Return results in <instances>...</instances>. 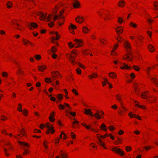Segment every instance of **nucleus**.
Listing matches in <instances>:
<instances>
[{
	"instance_id": "f257e3e1",
	"label": "nucleus",
	"mask_w": 158,
	"mask_h": 158,
	"mask_svg": "<svg viewBox=\"0 0 158 158\" xmlns=\"http://www.w3.org/2000/svg\"><path fill=\"white\" fill-rule=\"evenodd\" d=\"M124 45L126 49L127 53L126 55V57H124L123 59L129 61H131L132 60V58L130 57L129 56H132V55L131 51V45L128 42L125 41L124 42Z\"/></svg>"
},
{
	"instance_id": "f03ea898",
	"label": "nucleus",
	"mask_w": 158,
	"mask_h": 158,
	"mask_svg": "<svg viewBox=\"0 0 158 158\" xmlns=\"http://www.w3.org/2000/svg\"><path fill=\"white\" fill-rule=\"evenodd\" d=\"M38 15L40 16V18L41 20H43L46 19L47 21L49 22L50 21L52 18V16L51 15H49L47 18H46L47 15L46 14H43L40 12L38 13Z\"/></svg>"
},
{
	"instance_id": "7ed1b4c3",
	"label": "nucleus",
	"mask_w": 158,
	"mask_h": 158,
	"mask_svg": "<svg viewBox=\"0 0 158 158\" xmlns=\"http://www.w3.org/2000/svg\"><path fill=\"white\" fill-rule=\"evenodd\" d=\"M84 110L85 111V113L87 115L89 114L91 116L94 115L95 117L98 119H99L100 118H101V117L99 115L98 113V111H97L96 113L94 115L93 114L91 110L89 109H84Z\"/></svg>"
},
{
	"instance_id": "20e7f679",
	"label": "nucleus",
	"mask_w": 158,
	"mask_h": 158,
	"mask_svg": "<svg viewBox=\"0 0 158 158\" xmlns=\"http://www.w3.org/2000/svg\"><path fill=\"white\" fill-rule=\"evenodd\" d=\"M74 55L70 54H68L67 55V58L73 65H75V64L77 63L74 60L77 54H76Z\"/></svg>"
},
{
	"instance_id": "39448f33",
	"label": "nucleus",
	"mask_w": 158,
	"mask_h": 158,
	"mask_svg": "<svg viewBox=\"0 0 158 158\" xmlns=\"http://www.w3.org/2000/svg\"><path fill=\"white\" fill-rule=\"evenodd\" d=\"M111 150L114 152H115L118 153H119L121 156H123L124 154L123 152L120 148H114L112 149Z\"/></svg>"
},
{
	"instance_id": "423d86ee",
	"label": "nucleus",
	"mask_w": 158,
	"mask_h": 158,
	"mask_svg": "<svg viewBox=\"0 0 158 158\" xmlns=\"http://www.w3.org/2000/svg\"><path fill=\"white\" fill-rule=\"evenodd\" d=\"M74 41L76 42L75 44L76 45V46L75 47V48H77L81 46L82 43V40L78 39H75L74 40Z\"/></svg>"
},
{
	"instance_id": "0eeeda50",
	"label": "nucleus",
	"mask_w": 158,
	"mask_h": 158,
	"mask_svg": "<svg viewBox=\"0 0 158 158\" xmlns=\"http://www.w3.org/2000/svg\"><path fill=\"white\" fill-rule=\"evenodd\" d=\"M48 129V130L51 131V133L53 134L55 131V130L54 128L51 126L49 123H47L46 124L45 126Z\"/></svg>"
},
{
	"instance_id": "6e6552de",
	"label": "nucleus",
	"mask_w": 158,
	"mask_h": 158,
	"mask_svg": "<svg viewBox=\"0 0 158 158\" xmlns=\"http://www.w3.org/2000/svg\"><path fill=\"white\" fill-rule=\"evenodd\" d=\"M119 63L122 65L120 67V68L122 69H131V68L130 67L128 66L127 64H125V63H122L119 62Z\"/></svg>"
},
{
	"instance_id": "1a4fd4ad",
	"label": "nucleus",
	"mask_w": 158,
	"mask_h": 158,
	"mask_svg": "<svg viewBox=\"0 0 158 158\" xmlns=\"http://www.w3.org/2000/svg\"><path fill=\"white\" fill-rule=\"evenodd\" d=\"M98 134L97 135V137L98 139V143L100 145L102 146L105 149H106V148L104 146V144L102 141L101 139L99 138Z\"/></svg>"
},
{
	"instance_id": "9d476101",
	"label": "nucleus",
	"mask_w": 158,
	"mask_h": 158,
	"mask_svg": "<svg viewBox=\"0 0 158 158\" xmlns=\"http://www.w3.org/2000/svg\"><path fill=\"white\" fill-rule=\"evenodd\" d=\"M55 34H56V38H55L54 37H52V38H51V41L53 43H55L54 42H53V41L55 40H58V39H59V35L58 34V32H56L55 33Z\"/></svg>"
},
{
	"instance_id": "9b49d317",
	"label": "nucleus",
	"mask_w": 158,
	"mask_h": 158,
	"mask_svg": "<svg viewBox=\"0 0 158 158\" xmlns=\"http://www.w3.org/2000/svg\"><path fill=\"white\" fill-rule=\"evenodd\" d=\"M28 26L30 29H31V27H33L34 28H36L38 27V25L36 23L34 22H32L30 24H29Z\"/></svg>"
},
{
	"instance_id": "f8f14e48",
	"label": "nucleus",
	"mask_w": 158,
	"mask_h": 158,
	"mask_svg": "<svg viewBox=\"0 0 158 158\" xmlns=\"http://www.w3.org/2000/svg\"><path fill=\"white\" fill-rule=\"evenodd\" d=\"M117 28L118 29V30L117 29H116L115 30L117 34H118V35H119L120 33L121 34L122 33L123 30L121 27H118Z\"/></svg>"
},
{
	"instance_id": "ddd939ff",
	"label": "nucleus",
	"mask_w": 158,
	"mask_h": 158,
	"mask_svg": "<svg viewBox=\"0 0 158 158\" xmlns=\"http://www.w3.org/2000/svg\"><path fill=\"white\" fill-rule=\"evenodd\" d=\"M129 115L131 118H133L134 117L137 118L139 120H141V118L139 116H136L135 114H132L131 112H130L129 113Z\"/></svg>"
},
{
	"instance_id": "4468645a",
	"label": "nucleus",
	"mask_w": 158,
	"mask_h": 158,
	"mask_svg": "<svg viewBox=\"0 0 158 158\" xmlns=\"http://www.w3.org/2000/svg\"><path fill=\"white\" fill-rule=\"evenodd\" d=\"M52 75L53 78H55L59 76L60 74L57 71H54L52 73Z\"/></svg>"
},
{
	"instance_id": "2eb2a0df",
	"label": "nucleus",
	"mask_w": 158,
	"mask_h": 158,
	"mask_svg": "<svg viewBox=\"0 0 158 158\" xmlns=\"http://www.w3.org/2000/svg\"><path fill=\"white\" fill-rule=\"evenodd\" d=\"M55 112L53 111L50 114V116L49 117L50 120L52 122H53L55 120V118L52 117L54 115Z\"/></svg>"
},
{
	"instance_id": "dca6fc26",
	"label": "nucleus",
	"mask_w": 158,
	"mask_h": 158,
	"mask_svg": "<svg viewBox=\"0 0 158 158\" xmlns=\"http://www.w3.org/2000/svg\"><path fill=\"white\" fill-rule=\"evenodd\" d=\"M18 143L20 145H21L24 147L29 146V145L27 143H26L24 142H21V141H19Z\"/></svg>"
},
{
	"instance_id": "f3484780",
	"label": "nucleus",
	"mask_w": 158,
	"mask_h": 158,
	"mask_svg": "<svg viewBox=\"0 0 158 158\" xmlns=\"http://www.w3.org/2000/svg\"><path fill=\"white\" fill-rule=\"evenodd\" d=\"M151 80L156 85L158 86V80L156 78H151Z\"/></svg>"
},
{
	"instance_id": "a211bd4d",
	"label": "nucleus",
	"mask_w": 158,
	"mask_h": 158,
	"mask_svg": "<svg viewBox=\"0 0 158 158\" xmlns=\"http://www.w3.org/2000/svg\"><path fill=\"white\" fill-rule=\"evenodd\" d=\"M73 6L76 8H77L79 7L80 6V3L79 2L76 1L75 2L73 3Z\"/></svg>"
},
{
	"instance_id": "6ab92c4d",
	"label": "nucleus",
	"mask_w": 158,
	"mask_h": 158,
	"mask_svg": "<svg viewBox=\"0 0 158 158\" xmlns=\"http://www.w3.org/2000/svg\"><path fill=\"white\" fill-rule=\"evenodd\" d=\"M109 74L110 77L111 78H114L116 77V74L114 72H110Z\"/></svg>"
},
{
	"instance_id": "aec40b11",
	"label": "nucleus",
	"mask_w": 158,
	"mask_h": 158,
	"mask_svg": "<svg viewBox=\"0 0 158 158\" xmlns=\"http://www.w3.org/2000/svg\"><path fill=\"white\" fill-rule=\"evenodd\" d=\"M148 48L149 50L151 52H152L154 51V47L151 45H148Z\"/></svg>"
},
{
	"instance_id": "412c9836",
	"label": "nucleus",
	"mask_w": 158,
	"mask_h": 158,
	"mask_svg": "<svg viewBox=\"0 0 158 158\" xmlns=\"http://www.w3.org/2000/svg\"><path fill=\"white\" fill-rule=\"evenodd\" d=\"M38 67V70L40 71H43L46 68L44 66H39Z\"/></svg>"
},
{
	"instance_id": "4be33fe9",
	"label": "nucleus",
	"mask_w": 158,
	"mask_h": 158,
	"mask_svg": "<svg viewBox=\"0 0 158 158\" xmlns=\"http://www.w3.org/2000/svg\"><path fill=\"white\" fill-rule=\"evenodd\" d=\"M60 152H61V153H60V155L61 156V157L62 158H67V154L66 153H63L62 151H61Z\"/></svg>"
},
{
	"instance_id": "5701e85b",
	"label": "nucleus",
	"mask_w": 158,
	"mask_h": 158,
	"mask_svg": "<svg viewBox=\"0 0 158 158\" xmlns=\"http://www.w3.org/2000/svg\"><path fill=\"white\" fill-rule=\"evenodd\" d=\"M83 31L84 33H87L89 31V29L85 26H84L82 28Z\"/></svg>"
},
{
	"instance_id": "b1692460",
	"label": "nucleus",
	"mask_w": 158,
	"mask_h": 158,
	"mask_svg": "<svg viewBox=\"0 0 158 158\" xmlns=\"http://www.w3.org/2000/svg\"><path fill=\"white\" fill-rule=\"evenodd\" d=\"M100 128H101L102 130H104L105 131H107L106 126L104 123H103L102 125L100 127Z\"/></svg>"
},
{
	"instance_id": "393cba45",
	"label": "nucleus",
	"mask_w": 158,
	"mask_h": 158,
	"mask_svg": "<svg viewBox=\"0 0 158 158\" xmlns=\"http://www.w3.org/2000/svg\"><path fill=\"white\" fill-rule=\"evenodd\" d=\"M23 44L25 45H26V44H27L28 43L29 44H32V43L31 42H30L29 40H26L25 39H23Z\"/></svg>"
},
{
	"instance_id": "a878e982",
	"label": "nucleus",
	"mask_w": 158,
	"mask_h": 158,
	"mask_svg": "<svg viewBox=\"0 0 158 158\" xmlns=\"http://www.w3.org/2000/svg\"><path fill=\"white\" fill-rule=\"evenodd\" d=\"M6 5L8 8H10L12 7V3L11 2L8 1L7 3H6Z\"/></svg>"
},
{
	"instance_id": "bb28decb",
	"label": "nucleus",
	"mask_w": 158,
	"mask_h": 158,
	"mask_svg": "<svg viewBox=\"0 0 158 158\" xmlns=\"http://www.w3.org/2000/svg\"><path fill=\"white\" fill-rule=\"evenodd\" d=\"M124 2L123 0H120L118 6L123 7L124 6Z\"/></svg>"
},
{
	"instance_id": "cd10ccee",
	"label": "nucleus",
	"mask_w": 158,
	"mask_h": 158,
	"mask_svg": "<svg viewBox=\"0 0 158 158\" xmlns=\"http://www.w3.org/2000/svg\"><path fill=\"white\" fill-rule=\"evenodd\" d=\"M64 10H62L59 13V19H63L64 18L63 16H62V15L64 13Z\"/></svg>"
},
{
	"instance_id": "c85d7f7f",
	"label": "nucleus",
	"mask_w": 158,
	"mask_h": 158,
	"mask_svg": "<svg viewBox=\"0 0 158 158\" xmlns=\"http://www.w3.org/2000/svg\"><path fill=\"white\" fill-rule=\"evenodd\" d=\"M146 92H144L142 94L141 96L142 98H148L150 97V96H149L148 97H147V95L146 94Z\"/></svg>"
},
{
	"instance_id": "c756f323",
	"label": "nucleus",
	"mask_w": 158,
	"mask_h": 158,
	"mask_svg": "<svg viewBox=\"0 0 158 158\" xmlns=\"http://www.w3.org/2000/svg\"><path fill=\"white\" fill-rule=\"evenodd\" d=\"M77 19H81L83 20H84V19L82 17H80V16H78L77 17V18H76V22L78 23H82V21H81V22H80L79 21V20H78Z\"/></svg>"
},
{
	"instance_id": "7c9ffc66",
	"label": "nucleus",
	"mask_w": 158,
	"mask_h": 158,
	"mask_svg": "<svg viewBox=\"0 0 158 158\" xmlns=\"http://www.w3.org/2000/svg\"><path fill=\"white\" fill-rule=\"evenodd\" d=\"M154 6L155 7V10H158V2H156L154 4Z\"/></svg>"
},
{
	"instance_id": "2f4dec72",
	"label": "nucleus",
	"mask_w": 158,
	"mask_h": 158,
	"mask_svg": "<svg viewBox=\"0 0 158 158\" xmlns=\"http://www.w3.org/2000/svg\"><path fill=\"white\" fill-rule=\"evenodd\" d=\"M51 78H46L45 79V81L47 83H49L52 82L51 80Z\"/></svg>"
},
{
	"instance_id": "473e14b6",
	"label": "nucleus",
	"mask_w": 158,
	"mask_h": 158,
	"mask_svg": "<svg viewBox=\"0 0 158 158\" xmlns=\"http://www.w3.org/2000/svg\"><path fill=\"white\" fill-rule=\"evenodd\" d=\"M97 74L95 73H93L92 74V75H90L89 76V77H91V78H95L97 77Z\"/></svg>"
},
{
	"instance_id": "72a5a7b5",
	"label": "nucleus",
	"mask_w": 158,
	"mask_h": 158,
	"mask_svg": "<svg viewBox=\"0 0 158 158\" xmlns=\"http://www.w3.org/2000/svg\"><path fill=\"white\" fill-rule=\"evenodd\" d=\"M70 27L72 29H74L77 28L76 26L72 23H70V26L69 27V29H70Z\"/></svg>"
},
{
	"instance_id": "f704fd0d",
	"label": "nucleus",
	"mask_w": 158,
	"mask_h": 158,
	"mask_svg": "<svg viewBox=\"0 0 158 158\" xmlns=\"http://www.w3.org/2000/svg\"><path fill=\"white\" fill-rule=\"evenodd\" d=\"M116 97L117 98V99L118 100V101L120 102V103L121 104V103H122L121 102V97L120 96H119L118 94H117L116 95Z\"/></svg>"
},
{
	"instance_id": "c9c22d12",
	"label": "nucleus",
	"mask_w": 158,
	"mask_h": 158,
	"mask_svg": "<svg viewBox=\"0 0 158 158\" xmlns=\"http://www.w3.org/2000/svg\"><path fill=\"white\" fill-rule=\"evenodd\" d=\"M130 26H131L134 27H137V25L135 23H134L133 22H131L130 24Z\"/></svg>"
},
{
	"instance_id": "e433bc0d",
	"label": "nucleus",
	"mask_w": 158,
	"mask_h": 158,
	"mask_svg": "<svg viewBox=\"0 0 158 158\" xmlns=\"http://www.w3.org/2000/svg\"><path fill=\"white\" fill-rule=\"evenodd\" d=\"M135 106H137L139 107L142 108L143 109H145V107L144 106L142 105H140L138 104H136L135 105Z\"/></svg>"
},
{
	"instance_id": "4c0bfd02",
	"label": "nucleus",
	"mask_w": 158,
	"mask_h": 158,
	"mask_svg": "<svg viewBox=\"0 0 158 158\" xmlns=\"http://www.w3.org/2000/svg\"><path fill=\"white\" fill-rule=\"evenodd\" d=\"M57 98L59 100H61L63 98V96L61 94L57 95Z\"/></svg>"
},
{
	"instance_id": "58836bf2",
	"label": "nucleus",
	"mask_w": 158,
	"mask_h": 158,
	"mask_svg": "<svg viewBox=\"0 0 158 158\" xmlns=\"http://www.w3.org/2000/svg\"><path fill=\"white\" fill-rule=\"evenodd\" d=\"M58 106L60 110L64 109L65 108L64 106L61 104L58 105Z\"/></svg>"
},
{
	"instance_id": "ea45409f",
	"label": "nucleus",
	"mask_w": 158,
	"mask_h": 158,
	"mask_svg": "<svg viewBox=\"0 0 158 158\" xmlns=\"http://www.w3.org/2000/svg\"><path fill=\"white\" fill-rule=\"evenodd\" d=\"M22 105L21 104H19V108L18 109V111H22V110L21 108Z\"/></svg>"
},
{
	"instance_id": "a19ab883",
	"label": "nucleus",
	"mask_w": 158,
	"mask_h": 158,
	"mask_svg": "<svg viewBox=\"0 0 158 158\" xmlns=\"http://www.w3.org/2000/svg\"><path fill=\"white\" fill-rule=\"evenodd\" d=\"M133 68L135 70L137 71H138L139 70V68L136 65H134L133 66Z\"/></svg>"
},
{
	"instance_id": "79ce46f5",
	"label": "nucleus",
	"mask_w": 158,
	"mask_h": 158,
	"mask_svg": "<svg viewBox=\"0 0 158 158\" xmlns=\"http://www.w3.org/2000/svg\"><path fill=\"white\" fill-rule=\"evenodd\" d=\"M34 57H35V58L36 60H39L41 58L40 56V55H35L34 56Z\"/></svg>"
},
{
	"instance_id": "37998d69",
	"label": "nucleus",
	"mask_w": 158,
	"mask_h": 158,
	"mask_svg": "<svg viewBox=\"0 0 158 158\" xmlns=\"http://www.w3.org/2000/svg\"><path fill=\"white\" fill-rule=\"evenodd\" d=\"M19 131L20 133L21 134L23 135H25V130H24V129H22V131Z\"/></svg>"
},
{
	"instance_id": "c03bdc74",
	"label": "nucleus",
	"mask_w": 158,
	"mask_h": 158,
	"mask_svg": "<svg viewBox=\"0 0 158 158\" xmlns=\"http://www.w3.org/2000/svg\"><path fill=\"white\" fill-rule=\"evenodd\" d=\"M104 80H105L106 83L109 85V87L110 88H111L112 87V85L107 80L106 78H104Z\"/></svg>"
},
{
	"instance_id": "a18cd8bd",
	"label": "nucleus",
	"mask_w": 158,
	"mask_h": 158,
	"mask_svg": "<svg viewBox=\"0 0 158 158\" xmlns=\"http://www.w3.org/2000/svg\"><path fill=\"white\" fill-rule=\"evenodd\" d=\"M57 50V49L55 47H53L52 48V52H55Z\"/></svg>"
},
{
	"instance_id": "49530a36",
	"label": "nucleus",
	"mask_w": 158,
	"mask_h": 158,
	"mask_svg": "<svg viewBox=\"0 0 158 158\" xmlns=\"http://www.w3.org/2000/svg\"><path fill=\"white\" fill-rule=\"evenodd\" d=\"M131 147L130 146H127L126 147V150L127 152H129L131 150Z\"/></svg>"
},
{
	"instance_id": "de8ad7c7",
	"label": "nucleus",
	"mask_w": 158,
	"mask_h": 158,
	"mask_svg": "<svg viewBox=\"0 0 158 158\" xmlns=\"http://www.w3.org/2000/svg\"><path fill=\"white\" fill-rule=\"evenodd\" d=\"M4 151L5 153L6 156H9V154L7 153V149L5 148L4 149Z\"/></svg>"
},
{
	"instance_id": "09e8293b",
	"label": "nucleus",
	"mask_w": 158,
	"mask_h": 158,
	"mask_svg": "<svg viewBox=\"0 0 158 158\" xmlns=\"http://www.w3.org/2000/svg\"><path fill=\"white\" fill-rule=\"evenodd\" d=\"M70 114H71V115H72L73 116H74L76 115V113L74 112H68Z\"/></svg>"
},
{
	"instance_id": "8fccbe9b",
	"label": "nucleus",
	"mask_w": 158,
	"mask_h": 158,
	"mask_svg": "<svg viewBox=\"0 0 158 158\" xmlns=\"http://www.w3.org/2000/svg\"><path fill=\"white\" fill-rule=\"evenodd\" d=\"M22 112L25 115L27 116V113H28V112L26 110H25L24 111L22 110Z\"/></svg>"
},
{
	"instance_id": "3c124183",
	"label": "nucleus",
	"mask_w": 158,
	"mask_h": 158,
	"mask_svg": "<svg viewBox=\"0 0 158 158\" xmlns=\"http://www.w3.org/2000/svg\"><path fill=\"white\" fill-rule=\"evenodd\" d=\"M69 47L71 48H72L74 47V45L71 42H70L69 43Z\"/></svg>"
},
{
	"instance_id": "603ef678",
	"label": "nucleus",
	"mask_w": 158,
	"mask_h": 158,
	"mask_svg": "<svg viewBox=\"0 0 158 158\" xmlns=\"http://www.w3.org/2000/svg\"><path fill=\"white\" fill-rule=\"evenodd\" d=\"M2 76L3 77H6L8 76V74L6 72H3L2 73Z\"/></svg>"
},
{
	"instance_id": "864d4df0",
	"label": "nucleus",
	"mask_w": 158,
	"mask_h": 158,
	"mask_svg": "<svg viewBox=\"0 0 158 158\" xmlns=\"http://www.w3.org/2000/svg\"><path fill=\"white\" fill-rule=\"evenodd\" d=\"M76 71H77V73H78V74H81V71L80 69H79V68L77 69Z\"/></svg>"
},
{
	"instance_id": "5fc2aeb1",
	"label": "nucleus",
	"mask_w": 158,
	"mask_h": 158,
	"mask_svg": "<svg viewBox=\"0 0 158 158\" xmlns=\"http://www.w3.org/2000/svg\"><path fill=\"white\" fill-rule=\"evenodd\" d=\"M71 136L72 138L73 139H75L76 137L75 135L72 132H71Z\"/></svg>"
},
{
	"instance_id": "6e6d98bb",
	"label": "nucleus",
	"mask_w": 158,
	"mask_h": 158,
	"mask_svg": "<svg viewBox=\"0 0 158 158\" xmlns=\"http://www.w3.org/2000/svg\"><path fill=\"white\" fill-rule=\"evenodd\" d=\"M118 21L119 23H121L123 21V20L120 17L118 18Z\"/></svg>"
},
{
	"instance_id": "4d7b16f0",
	"label": "nucleus",
	"mask_w": 158,
	"mask_h": 158,
	"mask_svg": "<svg viewBox=\"0 0 158 158\" xmlns=\"http://www.w3.org/2000/svg\"><path fill=\"white\" fill-rule=\"evenodd\" d=\"M72 92L75 94L76 95H78V94L76 90L75 89H73L72 90Z\"/></svg>"
},
{
	"instance_id": "13d9d810",
	"label": "nucleus",
	"mask_w": 158,
	"mask_h": 158,
	"mask_svg": "<svg viewBox=\"0 0 158 158\" xmlns=\"http://www.w3.org/2000/svg\"><path fill=\"white\" fill-rule=\"evenodd\" d=\"M48 25L50 27H52L54 25V23L51 22L50 23L48 24Z\"/></svg>"
},
{
	"instance_id": "bf43d9fd",
	"label": "nucleus",
	"mask_w": 158,
	"mask_h": 158,
	"mask_svg": "<svg viewBox=\"0 0 158 158\" xmlns=\"http://www.w3.org/2000/svg\"><path fill=\"white\" fill-rule=\"evenodd\" d=\"M29 152L27 150L25 149L24 152L23 153V155H25Z\"/></svg>"
},
{
	"instance_id": "052dcab7",
	"label": "nucleus",
	"mask_w": 158,
	"mask_h": 158,
	"mask_svg": "<svg viewBox=\"0 0 158 158\" xmlns=\"http://www.w3.org/2000/svg\"><path fill=\"white\" fill-rule=\"evenodd\" d=\"M119 38L120 39H119L118 38H116V39L118 42H121L122 40H120L122 39V40H123V39L120 36H119Z\"/></svg>"
},
{
	"instance_id": "680f3d73",
	"label": "nucleus",
	"mask_w": 158,
	"mask_h": 158,
	"mask_svg": "<svg viewBox=\"0 0 158 158\" xmlns=\"http://www.w3.org/2000/svg\"><path fill=\"white\" fill-rule=\"evenodd\" d=\"M108 136V135L107 133H106L104 135H101L100 136V137L103 138H105L106 137H107Z\"/></svg>"
},
{
	"instance_id": "e2e57ef3",
	"label": "nucleus",
	"mask_w": 158,
	"mask_h": 158,
	"mask_svg": "<svg viewBox=\"0 0 158 158\" xmlns=\"http://www.w3.org/2000/svg\"><path fill=\"white\" fill-rule=\"evenodd\" d=\"M82 126H84L87 129H89L90 128V127L88 126L87 125H85V124H84L83 123H82L81 124Z\"/></svg>"
},
{
	"instance_id": "0e129e2a",
	"label": "nucleus",
	"mask_w": 158,
	"mask_h": 158,
	"mask_svg": "<svg viewBox=\"0 0 158 158\" xmlns=\"http://www.w3.org/2000/svg\"><path fill=\"white\" fill-rule=\"evenodd\" d=\"M108 128L111 131H113L114 130V128L112 126H109Z\"/></svg>"
},
{
	"instance_id": "69168bd1",
	"label": "nucleus",
	"mask_w": 158,
	"mask_h": 158,
	"mask_svg": "<svg viewBox=\"0 0 158 158\" xmlns=\"http://www.w3.org/2000/svg\"><path fill=\"white\" fill-rule=\"evenodd\" d=\"M50 100L52 101H55L56 100V98L52 96H51L50 98Z\"/></svg>"
},
{
	"instance_id": "338daca9",
	"label": "nucleus",
	"mask_w": 158,
	"mask_h": 158,
	"mask_svg": "<svg viewBox=\"0 0 158 158\" xmlns=\"http://www.w3.org/2000/svg\"><path fill=\"white\" fill-rule=\"evenodd\" d=\"M124 133V132L121 130H120L118 133V134L119 135H122Z\"/></svg>"
},
{
	"instance_id": "774afa93",
	"label": "nucleus",
	"mask_w": 158,
	"mask_h": 158,
	"mask_svg": "<svg viewBox=\"0 0 158 158\" xmlns=\"http://www.w3.org/2000/svg\"><path fill=\"white\" fill-rule=\"evenodd\" d=\"M57 56V55L55 54H53L52 55V57L54 59H55Z\"/></svg>"
}]
</instances>
